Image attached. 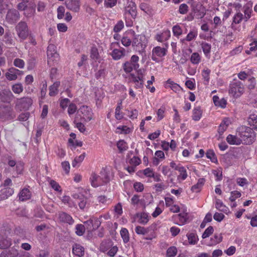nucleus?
I'll return each mask as SVG.
<instances>
[{
    "mask_svg": "<svg viewBox=\"0 0 257 257\" xmlns=\"http://www.w3.org/2000/svg\"><path fill=\"white\" fill-rule=\"evenodd\" d=\"M229 121L227 119H224L218 127V132L221 136L229 125Z\"/></svg>",
    "mask_w": 257,
    "mask_h": 257,
    "instance_id": "26",
    "label": "nucleus"
},
{
    "mask_svg": "<svg viewBox=\"0 0 257 257\" xmlns=\"http://www.w3.org/2000/svg\"><path fill=\"white\" fill-rule=\"evenodd\" d=\"M14 98V95L10 90L4 89L0 91V100L5 103H10Z\"/></svg>",
    "mask_w": 257,
    "mask_h": 257,
    "instance_id": "8",
    "label": "nucleus"
},
{
    "mask_svg": "<svg viewBox=\"0 0 257 257\" xmlns=\"http://www.w3.org/2000/svg\"><path fill=\"white\" fill-rule=\"evenodd\" d=\"M60 85V81H56L49 87V95L51 96H54L58 93V88Z\"/></svg>",
    "mask_w": 257,
    "mask_h": 257,
    "instance_id": "24",
    "label": "nucleus"
},
{
    "mask_svg": "<svg viewBox=\"0 0 257 257\" xmlns=\"http://www.w3.org/2000/svg\"><path fill=\"white\" fill-rule=\"evenodd\" d=\"M99 57L98 49L96 47H92L90 51V57L93 59H97Z\"/></svg>",
    "mask_w": 257,
    "mask_h": 257,
    "instance_id": "49",
    "label": "nucleus"
},
{
    "mask_svg": "<svg viewBox=\"0 0 257 257\" xmlns=\"http://www.w3.org/2000/svg\"><path fill=\"white\" fill-rule=\"evenodd\" d=\"M62 167L63 170L65 171V173L68 174L70 171V164L68 161H64L62 162L61 163Z\"/></svg>",
    "mask_w": 257,
    "mask_h": 257,
    "instance_id": "63",
    "label": "nucleus"
},
{
    "mask_svg": "<svg viewBox=\"0 0 257 257\" xmlns=\"http://www.w3.org/2000/svg\"><path fill=\"white\" fill-rule=\"evenodd\" d=\"M202 116V110L200 107H195L193 109L192 118L195 121L199 120Z\"/></svg>",
    "mask_w": 257,
    "mask_h": 257,
    "instance_id": "33",
    "label": "nucleus"
},
{
    "mask_svg": "<svg viewBox=\"0 0 257 257\" xmlns=\"http://www.w3.org/2000/svg\"><path fill=\"white\" fill-rule=\"evenodd\" d=\"M85 225V229L88 230V231H91L93 230V220L92 219H90L84 222Z\"/></svg>",
    "mask_w": 257,
    "mask_h": 257,
    "instance_id": "56",
    "label": "nucleus"
},
{
    "mask_svg": "<svg viewBox=\"0 0 257 257\" xmlns=\"http://www.w3.org/2000/svg\"><path fill=\"white\" fill-rule=\"evenodd\" d=\"M132 33L134 37L133 41H132L133 47H139L140 46L142 47V44L141 43L142 36H140V35H135V33L134 31H133Z\"/></svg>",
    "mask_w": 257,
    "mask_h": 257,
    "instance_id": "27",
    "label": "nucleus"
},
{
    "mask_svg": "<svg viewBox=\"0 0 257 257\" xmlns=\"http://www.w3.org/2000/svg\"><path fill=\"white\" fill-rule=\"evenodd\" d=\"M131 76L132 79V81L136 83V87L140 88L143 86V76L141 75V76H136L134 74H131Z\"/></svg>",
    "mask_w": 257,
    "mask_h": 257,
    "instance_id": "20",
    "label": "nucleus"
},
{
    "mask_svg": "<svg viewBox=\"0 0 257 257\" xmlns=\"http://www.w3.org/2000/svg\"><path fill=\"white\" fill-rule=\"evenodd\" d=\"M65 8L63 6H59L57 9V18L59 19H62L64 16Z\"/></svg>",
    "mask_w": 257,
    "mask_h": 257,
    "instance_id": "55",
    "label": "nucleus"
},
{
    "mask_svg": "<svg viewBox=\"0 0 257 257\" xmlns=\"http://www.w3.org/2000/svg\"><path fill=\"white\" fill-rule=\"evenodd\" d=\"M120 233L124 243H127L129 241L130 237L128 235V232L127 229L125 228H122L120 231Z\"/></svg>",
    "mask_w": 257,
    "mask_h": 257,
    "instance_id": "39",
    "label": "nucleus"
},
{
    "mask_svg": "<svg viewBox=\"0 0 257 257\" xmlns=\"http://www.w3.org/2000/svg\"><path fill=\"white\" fill-rule=\"evenodd\" d=\"M58 216L59 220L62 222L68 223L70 225L74 223V220L72 217L69 214L65 212H59Z\"/></svg>",
    "mask_w": 257,
    "mask_h": 257,
    "instance_id": "11",
    "label": "nucleus"
},
{
    "mask_svg": "<svg viewBox=\"0 0 257 257\" xmlns=\"http://www.w3.org/2000/svg\"><path fill=\"white\" fill-rule=\"evenodd\" d=\"M249 84L247 85V88L249 90H253L257 87L256 80L254 77H251L248 79Z\"/></svg>",
    "mask_w": 257,
    "mask_h": 257,
    "instance_id": "46",
    "label": "nucleus"
},
{
    "mask_svg": "<svg viewBox=\"0 0 257 257\" xmlns=\"http://www.w3.org/2000/svg\"><path fill=\"white\" fill-rule=\"evenodd\" d=\"M80 111L83 115V119L87 121L91 120L92 118L93 112L91 108L83 105L80 108Z\"/></svg>",
    "mask_w": 257,
    "mask_h": 257,
    "instance_id": "9",
    "label": "nucleus"
},
{
    "mask_svg": "<svg viewBox=\"0 0 257 257\" xmlns=\"http://www.w3.org/2000/svg\"><path fill=\"white\" fill-rule=\"evenodd\" d=\"M204 8L199 3L193 2L191 4V12L196 19H202L205 15Z\"/></svg>",
    "mask_w": 257,
    "mask_h": 257,
    "instance_id": "4",
    "label": "nucleus"
},
{
    "mask_svg": "<svg viewBox=\"0 0 257 257\" xmlns=\"http://www.w3.org/2000/svg\"><path fill=\"white\" fill-rule=\"evenodd\" d=\"M215 207L219 211L223 212L224 213H226L228 210V208L227 207H226L223 204L222 202L219 200H217L216 201L215 203Z\"/></svg>",
    "mask_w": 257,
    "mask_h": 257,
    "instance_id": "36",
    "label": "nucleus"
},
{
    "mask_svg": "<svg viewBox=\"0 0 257 257\" xmlns=\"http://www.w3.org/2000/svg\"><path fill=\"white\" fill-rule=\"evenodd\" d=\"M226 141L230 145H239L242 143L240 137L237 134L236 136L229 135L226 138Z\"/></svg>",
    "mask_w": 257,
    "mask_h": 257,
    "instance_id": "16",
    "label": "nucleus"
},
{
    "mask_svg": "<svg viewBox=\"0 0 257 257\" xmlns=\"http://www.w3.org/2000/svg\"><path fill=\"white\" fill-rule=\"evenodd\" d=\"M244 88L243 83L236 79H234L229 84V93L234 97L240 96L244 92Z\"/></svg>",
    "mask_w": 257,
    "mask_h": 257,
    "instance_id": "2",
    "label": "nucleus"
},
{
    "mask_svg": "<svg viewBox=\"0 0 257 257\" xmlns=\"http://www.w3.org/2000/svg\"><path fill=\"white\" fill-rule=\"evenodd\" d=\"M33 103L32 99L30 97H23L18 99L16 105L21 109H28Z\"/></svg>",
    "mask_w": 257,
    "mask_h": 257,
    "instance_id": "7",
    "label": "nucleus"
},
{
    "mask_svg": "<svg viewBox=\"0 0 257 257\" xmlns=\"http://www.w3.org/2000/svg\"><path fill=\"white\" fill-rule=\"evenodd\" d=\"M167 49L159 46H157L153 48V54H155L158 57H162L165 56L167 54Z\"/></svg>",
    "mask_w": 257,
    "mask_h": 257,
    "instance_id": "22",
    "label": "nucleus"
},
{
    "mask_svg": "<svg viewBox=\"0 0 257 257\" xmlns=\"http://www.w3.org/2000/svg\"><path fill=\"white\" fill-rule=\"evenodd\" d=\"M136 232L138 234L145 235L148 232V229L141 226H137L135 229Z\"/></svg>",
    "mask_w": 257,
    "mask_h": 257,
    "instance_id": "52",
    "label": "nucleus"
},
{
    "mask_svg": "<svg viewBox=\"0 0 257 257\" xmlns=\"http://www.w3.org/2000/svg\"><path fill=\"white\" fill-rule=\"evenodd\" d=\"M134 188L137 192H142L144 190V185L141 182H135Z\"/></svg>",
    "mask_w": 257,
    "mask_h": 257,
    "instance_id": "61",
    "label": "nucleus"
},
{
    "mask_svg": "<svg viewBox=\"0 0 257 257\" xmlns=\"http://www.w3.org/2000/svg\"><path fill=\"white\" fill-rule=\"evenodd\" d=\"M112 246V242L110 240H104L100 245V250L101 252H105L107 251Z\"/></svg>",
    "mask_w": 257,
    "mask_h": 257,
    "instance_id": "28",
    "label": "nucleus"
},
{
    "mask_svg": "<svg viewBox=\"0 0 257 257\" xmlns=\"http://www.w3.org/2000/svg\"><path fill=\"white\" fill-rule=\"evenodd\" d=\"M14 64L17 67L23 68L25 66V62L22 59L16 58L14 60Z\"/></svg>",
    "mask_w": 257,
    "mask_h": 257,
    "instance_id": "58",
    "label": "nucleus"
},
{
    "mask_svg": "<svg viewBox=\"0 0 257 257\" xmlns=\"http://www.w3.org/2000/svg\"><path fill=\"white\" fill-rule=\"evenodd\" d=\"M47 54L48 59H56L59 57V54L56 50V46L53 44L49 45L47 47Z\"/></svg>",
    "mask_w": 257,
    "mask_h": 257,
    "instance_id": "12",
    "label": "nucleus"
},
{
    "mask_svg": "<svg viewBox=\"0 0 257 257\" xmlns=\"http://www.w3.org/2000/svg\"><path fill=\"white\" fill-rule=\"evenodd\" d=\"M165 110V107L162 106L157 110V115L158 121H160L164 118Z\"/></svg>",
    "mask_w": 257,
    "mask_h": 257,
    "instance_id": "47",
    "label": "nucleus"
},
{
    "mask_svg": "<svg viewBox=\"0 0 257 257\" xmlns=\"http://www.w3.org/2000/svg\"><path fill=\"white\" fill-rule=\"evenodd\" d=\"M187 237L190 244H195L197 243L196 237L194 233H189L187 235Z\"/></svg>",
    "mask_w": 257,
    "mask_h": 257,
    "instance_id": "59",
    "label": "nucleus"
},
{
    "mask_svg": "<svg viewBox=\"0 0 257 257\" xmlns=\"http://www.w3.org/2000/svg\"><path fill=\"white\" fill-rule=\"evenodd\" d=\"M85 153L81 155L79 157H76L74 161L72 162V165L73 167H76L77 163H80L83 161L85 158Z\"/></svg>",
    "mask_w": 257,
    "mask_h": 257,
    "instance_id": "50",
    "label": "nucleus"
},
{
    "mask_svg": "<svg viewBox=\"0 0 257 257\" xmlns=\"http://www.w3.org/2000/svg\"><path fill=\"white\" fill-rule=\"evenodd\" d=\"M100 176L103 185L109 182L110 179L109 174L105 170H103L100 172Z\"/></svg>",
    "mask_w": 257,
    "mask_h": 257,
    "instance_id": "35",
    "label": "nucleus"
},
{
    "mask_svg": "<svg viewBox=\"0 0 257 257\" xmlns=\"http://www.w3.org/2000/svg\"><path fill=\"white\" fill-rule=\"evenodd\" d=\"M12 244V240L5 235L0 234V248L4 249L8 248Z\"/></svg>",
    "mask_w": 257,
    "mask_h": 257,
    "instance_id": "10",
    "label": "nucleus"
},
{
    "mask_svg": "<svg viewBox=\"0 0 257 257\" xmlns=\"http://www.w3.org/2000/svg\"><path fill=\"white\" fill-rule=\"evenodd\" d=\"M75 233L77 235H82L85 231V226L81 224H78L75 227Z\"/></svg>",
    "mask_w": 257,
    "mask_h": 257,
    "instance_id": "40",
    "label": "nucleus"
},
{
    "mask_svg": "<svg viewBox=\"0 0 257 257\" xmlns=\"http://www.w3.org/2000/svg\"><path fill=\"white\" fill-rule=\"evenodd\" d=\"M65 5L69 10L75 13H77L80 10V0H66Z\"/></svg>",
    "mask_w": 257,
    "mask_h": 257,
    "instance_id": "6",
    "label": "nucleus"
},
{
    "mask_svg": "<svg viewBox=\"0 0 257 257\" xmlns=\"http://www.w3.org/2000/svg\"><path fill=\"white\" fill-rule=\"evenodd\" d=\"M177 253V249L175 246H171L167 250V255L168 257H174Z\"/></svg>",
    "mask_w": 257,
    "mask_h": 257,
    "instance_id": "45",
    "label": "nucleus"
},
{
    "mask_svg": "<svg viewBox=\"0 0 257 257\" xmlns=\"http://www.w3.org/2000/svg\"><path fill=\"white\" fill-rule=\"evenodd\" d=\"M205 180L204 178H200L198 179L197 184L194 185L191 187V191L194 192H200L202 187L204 185Z\"/></svg>",
    "mask_w": 257,
    "mask_h": 257,
    "instance_id": "23",
    "label": "nucleus"
},
{
    "mask_svg": "<svg viewBox=\"0 0 257 257\" xmlns=\"http://www.w3.org/2000/svg\"><path fill=\"white\" fill-rule=\"evenodd\" d=\"M140 8L141 10L143 11L147 14L149 15L152 14L153 9L148 4L142 3L140 4Z\"/></svg>",
    "mask_w": 257,
    "mask_h": 257,
    "instance_id": "32",
    "label": "nucleus"
},
{
    "mask_svg": "<svg viewBox=\"0 0 257 257\" xmlns=\"http://www.w3.org/2000/svg\"><path fill=\"white\" fill-rule=\"evenodd\" d=\"M20 19V14L19 12L16 9H9L8 11L7 14L6 15V19L7 22L10 24H13L15 23L17 21H18Z\"/></svg>",
    "mask_w": 257,
    "mask_h": 257,
    "instance_id": "5",
    "label": "nucleus"
},
{
    "mask_svg": "<svg viewBox=\"0 0 257 257\" xmlns=\"http://www.w3.org/2000/svg\"><path fill=\"white\" fill-rule=\"evenodd\" d=\"M117 147L120 152L127 150V144L123 140H119L117 143Z\"/></svg>",
    "mask_w": 257,
    "mask_h": 257,
    "instance_id": "43",
    "label": "nucleus"
},
{
    "mask_svg": "<svg viewBox=\"0 0 257 257\" xmlns=\"http://www.w3.org/2000/svg\"><path fill=\"white\" fill-rule=\"evenodd\" d=\"M206 157L207 158L209 159L212 162L217 163V159L216 157L215 156V154L214 152L211 150H208L206 153Z\"/></svg>",
    "mask_w": 257,
    "mask_h": 257,
    "instance_id": "42",
    "label": "nucleus"
},
{
    "mask_svg": "<svg viewBox=\"0 0 257 257\" xmlns=\"http://www.w3.org/2000/svg\"><path fill=\"white\" fill-rule=\"evenodd\" d=\"M213 100L216 106H220L222 108H225L226 107V101L225 99L222 98L220 99L217 96L215 95L213 97Z\"/></svg>",
    "mask_w": 257,
    "mask_h": 257,
    "instance_id": "25",
    "label": "nucleus"
},
{
    "mask_svg": "<svg viewBox=\"0 0 257 257\" xmlns=\"http://www.w3.org/2000/svg\"><path fill=\"white\" fill-rule=\"evenodd\" d=\"M91 185L93 187H97L99 186L102 185V182L99 175H97L95 173H92L90 178Z\"/></svg>",
    "mask_w": 257,
    "mask_h": 257,
    "instance_id": "13",
    "label": "nucleus"
},
{
    "mask_svg": "<svg viewBox=\"0 0 257 257\" xmlns=\"http://www.w3.org/2000/svg\"><path fill=\"white\" fill-rule=\"evenodd\" d=\"M248 122L253 128L257 130V115L255 114L250 115L248 119Z\"/></svg>",
    "mask_w": 257,
    "mask_h": 257,
    "instance_id": "30",
    "label": "nucleus"
},
{
    "mask_svg": "<svg viewBox=\"0 0 257 257\" xmlns=\"http://www.w3.org/2000/svg\"><path fill=\"white\" fill-rule=\"evenodd\" d=\"M241 196V193L237 191H233L231 192V196L229 197V200L231 202H234L236 198Z\"/></svg>",
    "mask_w": 257,
    "mask_h": 257,
    "instance_id": "53",
    "label": "nucleus"
},
{
    "mask_svg": "<svg viewBox=\"0 0 257 257\" xmlns=\"http://www.w3.org/2000/svg\"><path fill=\"white\" fill-rule=\"evenodd\" d=\"M201 46L205 55L206 57L208 56L211 48V44L204 42L201 43Z\"/></svg>",
    "mask_w": 257,
    "mask_h": 257,
    "instance_id": "34",
    "label": "nucleus"
},
{
    "mask_svg": "<svg viewBox=\"0 0 257 257\" xmlns=\"http://www.w3.org/2000/svg\"><path fill=\"white\" fill-rule=\"evenodd\" d=\"M137 216L139 218L138 222L142 224H146L149 221L150 218L151 217L148 213L142 212L138 213Z\"/></svg>",
    "mask_w": 257,
    "mask_h": 257,
    "instance_id": "21",
    "label": "nucleus"
},
{
    "mask_svg": "<svg viewBox=\"0 0 257 257\" xmlns=\"http://www.w3.org/2000/svg\"><path fill=\"white\" fill-rule=\"evenodd\" d=\"M123 22L122 21H119L114 26L113 31L116 33L119 32L123 29Z\"/></svg>",
    "mask_w": 257,
    "mask_h": 257,
    "instance_id": "60",
    "label": "nucleus"
},
{
    "mask_svg": "<svg viewBox=\"0 0 257 257\" xmlns=\"http://www.w3.org/2000/svg\"><path fill=\"white\" fill-rule=\"evenodd\" d=\"M109 249L107 253V255L111 257L114 256L118 250V247L116 246H114Z\"/></svg>",
    "mask_w": 257,
    "mask_h": 257,
    "instance_id": "64",
    "label": "nucleus"
},
{
    "mask_svg": "<svg viewBox=\"0 0 257 257\" xmlns=\"http://www.w3.org/2000/svg\"><path fill=\"white\" fill-rule=\"evenodd\" d=\"M12 90L15 93L20 94L23 91V87L21 83H16L13 85Z\"/></svg>",
    "mask_w": 257,
    "mask_h": 257,
    "instance_id": "44",
    "label": "nucleus"
},
{
    "mask_svg": "<svg viewBox=\"0 0 257 257\" xmlns=\"http://www.w3.org/2000/svg\"><path fill=\"white\" fill-rule=\"evenodd\" d=\"M3 41L8 45H12L14 43V40L12 39L11 34L9 31L5 33L4 36Z\"/></svg>",
    "mask_w": 257,
    "mask_h": 257,
    "instance_id": "31",
    "label": "nucleus"
},
{
    "mask_svg": "<svg viewBox=\"0 0 257 257\" xmlns=\"http://www.w3.org/2000/svg\"><path fill=\"white\" fill-rule=\"evenodd\" d=\"M210 70L208 69L203 70L202 71V76L204 80L206 82V84H207L209 82L210 79Z\"/></svg>",
    "mask_w": 257,
    "mask_h": 257,
    "instance_id": "57",
    "label": "nucleus"
},
{
    "mask_svg": "<svg viewBox=\"0 0 257 257\" xmlns=\"http://www.w3.org/2000/svg\"><path fill=\"white\" fill-rule=\"evenodd\" d=\"M16 30L19 38L22 40H25L29 35L28 27L25 22H19L16 27Z\"/></svg>",
    "mask_w": 257,
    "mask_h": 257,
    "instance_id": "3",
    "label": "nucleus"
},
{
    "mask_svg": "<svg viewBox=\"0 0 257 257\" xmlns=\"http://www.w3.org/2000/svg\"><path fill=\"white\" fill-rule=\"evenodd\" d=\"M174 217H175L176 219L179 220V222L176 223L179 225H183L185 224L188 219V215L186 212L181 213L176 215Z\"/></svg>",
    "mask_w": 257,
    "mask_h": 257,
    "instance_id": "15",
    "label": "nucleus"
},
{
    "mask_svg": "<svg viewBox=\"0 0 257 257\" xmlns=\"http://www.w3.org/2000/svg\"><path fill=\"white\" fill-rule=\"evenodd\" d=\"M74 123L76 124V127L80 132L84 133L85 131L86 128L85 125L81 122H77L76 121V118L74 120Z\"/></svg>",
    "mask_w": 257,
    "mask_h": 257,
    "instance_id": "62",
    "label": "nucleus"
},
{
    "mask_svg": "<svg viewBox=\"0 0 257 257\" xmlns=\"http://www.w3.org/2000/svg\"><path fill=\"white\" fill-rule=\"evenodd\" d=\"M117 0H104V5L107 8H111L116 5Z\"/></svg>",
    "mask_w": 257,
    "mask_h": 257,
    "instance_id": "54",
    "label": "nucleus"
},
{
    "mask_svg": "<svg viewBox=\"0 0 257 257\" xmlns=\"http://www.w3.org/2000/svg\"><path fill=\"white\" fill-rule=\"evenodd\" d=\"M125 53V50L123 48H121V49H114L112 51L111 55L114 60H117L124 56Z\"/></svg>",
    "mask_w": 257,
    "mask_h": 257,
    "instance_id": "17",
    "label": "nucleus"
},
{
    "mask_svg": "<svg viewBox=\"0 0 257 257\" xmlns=\"http://www.w3.org/2000/svg\"><path fill=\"white\" fill-rule=\"evenodd\" d=\"M18 254V250L13 247L8 251H3L0 254V257H17Z\"/></svg>",
    "mask_w": 257,
    "mask_h": 257,
    "instance_id": "18",
    "label": "nucleus"
},
{
    "mask_svg": "<svg viewBox=\"0 0 257 257\" xmlns=\"http://www.w3.org/2000/svg\"><path fill=\"white\" fill-rule=\"evenodd\" d=\"M214 229L212 226H210L206 228L205 231L202 234V237L203 238H205L209 236L213 232Z\"/></svg>",
    "mask_w": 257,
    "mask_h": 257,
    "instance_id": "51",
    "label": "nucleus"
},
{
    "mask_svg": "<svg viewBox=\"0 0 257 257\" xmlns=\"http://www.w3.org/2000/svg\"><path fill=\"white\" fill-rule=\"evenodd\" d=\"M243 20H244L243 15L242 13L238 12L236 13L234 16L233 22L231 25H233V24H239Z\"/></svg>",
    "mask_w": 257,
    "mask_h": 257,
    "instance_id": "41",
    "label": "nucleus"
},
{
    "mask_svg": "<svg viewBox=\"0 0 257 257\" xmlns=\"http://www.w3.org/2000/svg\"><path fill=\"white\" fill-rule=\"evenodd\" d=\"M72 252L76 256H83L84 255V248L79 244L75 243L72 246Z\"/></svg>",
    "mask_w": 257,
    "mask_h": 257,
    "instance_id": "14",
    "label": "nucleus"
},
{
    "mask_svg": "<svg viewBox=\"0 0 257 257\" xmlns=\"http://www.w3.org/2000/svg\"><path fill=\"white\" fill-rule=\"evenodd\" d=\"M175 170L179 172L180 175L178 177H181L183 180H185L188 175L187 174L186 170L183 166H180L179 168H175Z\"/></svg>",
    "mask_w": 257,
    "mask_h": 257,
    "instance_id": "37",
    "label": "nucleus"
},
{
    "mask_svg": "<svg viewBox=\"0 0 257 257\" xmlns=\"http://www.w3.org/2000/svg\"><path fill=\"white\" fill-rule=\"evenodd\" d=\"M240 137L242 144L251 145L256 140V134L252 128L246 126H241L237 128V134Z\"/></svg>",
    "mask_w": 257,
    "mask_h": 257,
    "instance_id": "1",
    "label": "nucleus"
},
{
    "mask_svg": "<svg viewBox=\"0 0 257 257\" xmlns=\"http://www.w3.org/2000/svg\"><path fill=\"white\" fill-rule=\"evenodd\" d=\"M190 61L193 64H199L201 61L199 54L197 52L193 53L191 56Z\"/></svg>",
    "mask_w": 257,
    "mask_h": 257,
    "instance_id": "38",
    "label": "nucleus"
},
{
    "mask_svg": "<svg viewBox=\"0 0 257 257\" xmlns=\"http://www.w3.org/2000/svg\"><path fill=\"white\" fill-rule=\"evenodd\" d=\"M121 100L118 103V105L115 108V116L116 119L120 120L122 118V115L120 114Z\"/></svg>",
    "mask_w": 257,
    "mask_h": 257,
    "instance_id": "48",
    "label": "nucleus"
},
{
    "mask_svg": "<svg viewBox=\"0 0 257 257\" xmlns=\"http://www.w3.org/2000/svg\"><path fill=\"white\" fill-rule=\"evenodd\" d=\"M31 197V193L29 189H23L20 193L19 196L20 200L22 201H25L29 199Z\"/></svg>",
    "mask_w": 257,
    "mask_h": 257,
    "instance_id": "29",
    "label": "nucleus"
},
{
    "mask_svg": "<svg viewBox=\"0 0 257 257\" xmlns=\"http://www.w3.org/2000/svg\"><path fill=\"white\" fill-rule=\"evenodd\" d=\"M139 67V64H133L131 61H127L123 64V68L126 73H130L133 70H137Z\"/></svg>",
    "mask_w": 257,
    "mask_h": 257,
    "instance_id": "19",
    "label": "nucleus"
}]
</instances>
